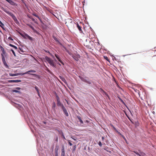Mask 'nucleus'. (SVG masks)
I'll return each instance as SVG.
<instances>
[{
    "label": "nucleus",
    "instance_id": "obj_1",
    "mask_svg": "<svg viewBox=\"0 0 156 156\" xmlns=\"http://www.w3.org/2000/svg\"><path fill=\"white\" fill-rule=\"evenodd\" d=\"M65 24L66 26L70 28H73L74 27L75 23L73 22L71 19H67L66 20Z\"/></svg>",
    "mask_w": 156,
    "mask_h": 156
},
{
    "label": "nucleus",
    "instance_id": "obj_15",
    "mask_svg": "<svg viewBox=\"0 0 156 156\" xmlns=\"http://www.w3.org/2000/svg\"><path fill=\"white\" fill-rule=\"evenodd\" d=\"M57 58L63 65H64V63L60 59L59 56Z\"/></svg>",
    "mask_w": 156,
    "mask_h": 156
},
{
    "label": "nucleus",
    "instance_id": "obj_30",
    "mask_svg": "<svg viewBox=\"0 0 156 156\" xmlns=\"http://www.w3.org/2000/svg\"><path fill=\"white\" fill-rule=\"evenodd\" d=\"M61 156H65V152H62Z\"/></svg>",
    "mask_w": 156,
    "mask_h": 156
},
{
    "label": "nucleus",
    "instance_id": "obj_5",
    "mask_svg": "<svg viewBox=\"0 0 156 156\" xmlns=\"http://www.w3.org/2000/svg\"><path fill=\"white\" fill-rule=\"evenodd\" d=\"M72 57L76 61H78L80 57V55H73Z\"/></svg>",
    "mask_w": 156,
    "mask_h": 156
},
{
    "label": "nucleus",
    "instance_id": "obj_11",
    "mask_svg": "<svg viewBox=\"0 0 156 156\" xmlns=\"http://www.w3.org/2000/svg\"><path fill=\"white\" fill-rule=\"evenodd\" d=\"M138 151L140 153V156H144L146 154L144 153L141 151L140 150H139Z\"/></svg>",
    "mask_w": 156,
    "mask_h": 156
},
{
    "label": "nucleus",
    "instance_id": "obj_33",
    "mask_svg": "<svg viewBox=\"0 0 156 156\" xmlns=\"http://www.w3.org/2000/svg\"><path fill=\"white\" fill-rule=\"evenodd\" d=\"M12 91L13 92H16V93H18V92H19V91H18L16 90H12Z\"/></svg>",
    "mask_w": 156,
    "mask_h": 156
},
{
    "label": "nucleus",
    "instance_id": "obj_34",
    "mask_svg": "<svg viewBox=\"0 0 156 156\" xmlns=\"http://www.w3.org/2000/svg\"><path fill=\"white\" fill-rule=\"evenodd\" d=\"M28 25L32 30H34V27L31 25L29 24Z\"/></svg>",
    "mask_w": 156,
    "mask_h": 156
},
{
    "label": "nucleus",
    "instance_id": "obj_40",
    "mask_svg": "<svg viewBox=\"0 0 156 156\" xmlns=\"http://www.w3.org/2000/svg\"><path fill=\"white\" fill-rule=\"evenodd\" d=\"M9 81L10 83H14V80H10Z\"/></svg>",
    "mask_w": 156,
    "mask_h": 156
},
{
    "label": "nucleus",
    "instance_id": "obj_19",
    "mask_svg": "<svg viewBox=\"0 0 156 156\" xmlns=\"http://www.w3.org/2000/svg\"><path fill=\"white\" fill-rule=\"evenodd\" d=\"M7 2L12 5H13L14 2L11 0H8Z\"/></svg>",
    "mask_w": 156,
    "mask_h": 156
},
{
    "label": "nucleus",
    "instance_id": "obj_31",
    "mask_svg": "<svg viewBox=\"0 0 156 156\" xmlns=\"http://www.w3.org/2000/svg\"><path fill=\"white\" fill-rule=\"evenodd\" d=\"M11 51L12 52V53H13V54L15 56H16V55L14 51V50H12V49H11Z\"/></svg>",
    "mask_w": 156,
    "mask_h": 156
},
{
    "label": "nucleus",
    "instance_id": "obj_8",
    "mask_svg": "<svg viewBox=\"0 0 156 156\" xmlns=\"http://www.w3.org/2000/svg\"><path fill=\"white\" fill-rule=\"evenodd\" d=\"M0 48L1 49V50L2 51V53L1 54V56L2 57V55H5V54H6V52L4 50V48H3V47L1 46H0Z\"/></svg>",
    "mask_w": 156,
    "mask_h": 156
},
{
    "label": "nucleus",
    "instance_id": "obj_7",
    "mask_svg": "<svg viewBox=\"0 0 156 156\" xmlns=\"http://www.w3.org/2000/svg\"><path fill=\"white\" fill-rule=\"evenodd\" d=\"M62 109L63 110V111L65 114L67 116H68L69 115V114L68 113V112L67 111L66 109L65 108V107H64L63 105H62Z\"/></svg>",
    "mask_w": 156,
    "mask_h": 156
},
{
    "label": "nucleus",
    "instance_id": "obj_6",
    "mask_svg": "<svg viewBox=\"0 0 156 156\" xmlns=\"http://www.w3.org/2000/svg\"><path fill=\"white\" fill-rule=\"evenodd\" d=\"M36 72V71L35 70H29L26 72H25V73H21V75H23L25 74H30V75H35V74H30V73H29V72H31V73H35Z\"/></svg>",
    "mask_w": 156,
    "mask_h": 156
},
{
    "label": "nucleus",
    "instance_id": "obj_23",
    "mask_svg": "<svg viewBox=\"0 0 156 156\" xmlns=\"http://www.w3.org/2000/svg\"><path fill=\"white\" fill-rule=\"evenodd\" d=\"M62 152H65V147L64 145H62Z\"/></svg>",
    "mask_w": 156,
    "mask_h": 156
},
{
    "label": "nucleus",
    "instance_id": "obj_18",
    "mask_svg": "<svg viewBox=\"0 0 156 156\" xmlns=\"http://www.w3.org/2000/svg\"><path fill=\"white\" fill-rule=\"evenodd\" d=\"M9 45L10 46H11L12 47H13L14 48L16 49H17V48L16 46H15L14 45H13L12 44H9Z\"/></svg>",
    "mask_w": 156,
    "mask_h": 156
},
{
    "label": "nucleus",
    "instance_id": "obj_13",
    "mask_svg": "<svg viewBox=\"0 0 156 156\" xmlns=\"http://www.w3.org/2000/svg\"><path fill=\"white\" fill-rule=\"evenodd\" d=\"M33 15H34V16H35L37 18L41 21V19L37 15L36 13H33Z\"/></svg>",
    "mask_w": 156,
    "mask_h": 156
},
{
    "label": "nucleus",
    "instance_id": "obj_14",
    "mask_svg": "<svg viewBox=\"0 0 156 156\" xmlns=\"http://www.w3.org/2000/svg\"><path fill=\"white\" fill-rule=\"evenodd\" d=\"M19 49H20V51H19V52L22 54H23V53L24 51H23V48H22L19 47Z\"/></svg>",
    "mask_w": 156,
    "mask_h": 156
},
{
    "label": "nucleus",
    "instance_id": "obj_54",
    "mask_svg": "<svg viewBox=\"0 0 156 156\" xmlns=\"http://www.w3.org/2000/svg\"><path fill=\"white\" fill-rule=\"evenodd\" d=\"M113 127L114 129H115V128L113 126Z\"/></svg>",
    "mask_w": 156,
    "mask_h": 156
},
{
    "label": "nucleus",
    "instance_id": "obj_24",
    "mask_svg": "<svg viewBox=\"0 0 156 156\" xmlns=\"http://www.w3.org/2000/svg\"><path fill=\"white\" fill-rule=\"evenodd\" d=\"M57 105L58 106H61V105L62 106V105L60 101H57Z\"/></svg>",
    "mask_w": 156,
    "mask_h": 156
},
{
    "label": "nucleus",
    "instance_id": "obj_49",
    "mask_svg": "<svg viewBox=\"0 0 156 156\" xmlns=\"http://www.w3.org/2000/svg\"><path fill=\"white\" fill-rule=\"evenodd\" d=\"M46 52L48 53L49 55L51 53L49 51H45Z\"/></svg>",
    "mask_w": 156,
    "mask_h": 156
},
{
    "label": "nucleus",
    "instance_id": "obj_36",
    "mask_svg": "<svg viewBox=\"0 0 156 156\" xmlns=\"http://www.w3.org/2000/svg\"><path fill=\"white\" fill-rule=\"evenodd\" d=\"M56 99H57V102L58 101H60V100H59V98L58 96H56Z\"/></svg>",
    "mask_w": 156,
    "mask_h": 156
},
{
    "label": "nucleus",
    "instance_id": "obj_55",
    "mask_svg": "<svg viewBox=\"0 0 156 156\" xmlns=\"http://www.w3.org/2000/svg\"><path fill=\"white\" fill-rule=\"evenodd\" d=\"M137 125V123H136V125L135 126H136Z\"/></svg>",
    "mask_w": 156,
    "mask_h": 156
},
{
    "label": "nucleus",
    "instance_id": "obj_45",
    "mask_svg": "<svg viewBox=\"0 0 156 156\" xmlns=\"http://www.w3.org/2000/svg\"><path fill=\"white\" fill-rule=\"evenodd\" d=\"M104 58L105 59H106L107 60H108V58L107 57L104 56Z\"/></svg>",
    "mask_w": 156,
    "mask_h": 156
},
{
    "label": "nucleus",
    "instance_id": "obj_56",
    "mask_svg": "<svg viewBox=\"0 0 156 156\" xmlns=\"http://www.w3.org/2000/svg\"><path fill=\"white\" fill-rule=\"evenodd\" d=\"M82 80V78H80Z\"/></svg>",
    "mask_w": 156,
    "mask_h": 156
},
{
    "label": "nucleus",
    "instance_id": "obj_53",
    "mask_svg": "<svg viewBox=\"0 0 156 156\" xmlns=\"http://www.w3.org/2000/svg\"><path fill=\"white\" fill-rule=\"evenodd\" d=\"M58 64L59 65L61 66V64H60L59 63H58Z\"/></svg>",
    "mask_w": 156,
    "mask_h": 156
},
{
    "label": "nucleus",
    "instance_id": "obj_16",
    "mask_svg": "<svg viewBox=\"0 0 156 156\" xmlns=\"http://www.w3.org/2000/svg\"><path fill=\"white\" fill-rule=\"evenodd\" d=\"M77 118L78 119H79V121H80V122L83 124V121L81 119V117L80 116H77Z\"/></svg>",
    "mask_w": 156,
    "mask_h": 156
},
{
    "label": "nucleus",
    "instance_id": "obj_48",
    "mask_svg": "<svg viewBox=\"0 0 156 156\" xmlns=\"http://www.w3.org/2000/svg\"><path fill=\"white\" fill-rule=\"evenodd\" d=\"M16 89L18 90H20V89L21 88H20V87H16Z\"/></svg>",
    "mask_w": 156,
    "mask_h": 156
},
{
    "label": "nucleus",
    "instance_id": "obj_27",
    "mask_svg": "<svg viewBox=\"0 0 156 156\" xmlns=\"http://www.w3.org/2000/svg\"><path fill=\"white\" fill-rule=\"evenodd\" d=\"M55 106H56L54 102L53 103V105L52 106V108H55Z\"/></svg>",
    "mask_w": 156,
    "mask_h": 156
},
{
    "label": "nucleus",
    "instance_id": "obj_10",
    "mask_svg": "<svg viewBox=\"0 0 156 156\" xmlns=\"http://www.w3.org/2000/svg\"><path fill=\"white\" fill-rule=\"evenodd\" d=\"M59 78L64 83H67L66 80L62 76H59Z\"/></svg>",
    "mask_w": 156,
    "mask_h": 156
},
{
    "label": "nucleus",
    "instance_id": "obj_39",
    "mask_svg": "<svg viewBox=\"0 0 156 156\" xmlns=\"http://www.w3.org/2000/svg\"><path fill=\"white\" fill-rule=\"evenodd\" d=\"M55 156H58V153H57V151H55Z\"/></svg>",
    "mask_w": 156,
    "mask_h": 156
},
{
    "label": "nucleus",
    "instance_id": "obj_52",
    "mask_svg": "<svg viewBox=\"0 0 156 156\" xmlns=\"http://www.w3.org/2000/svg\"><path fill=\"white\" fill-rule=\"evenodd\" d=\"M21 34V35L22 36H23V34Z\"/></svg>",
    "mask_w": 156,
    "mask_h": 156
},
{
    "label": "nucleus",
    "instance_id": "obj_35",
    "mask_svg": "<svg viewBox=\"0 0 156 156\" xmlns=\"http://www.w3.org/2000/svg\"><path fill=\"white\" fill-rule=\"evenodd\" d=\"M98 145L100 146V147H101L102 146V144H101V141H99L98 143Z\"/></svg>",
    "mask_w": 156,
    "mask_h": 156
},
{
    "label": "nucleus",
    "instance_id": "obj_46",
    "mask_svg": "<svg viewBox=\"0 0 156 156\" xmlns=\"http://www.w3.org/2000/svg\"><path fill=\"white\" fill-rule=\"evenodd\" d=\"M62 136H63V139H64L66 140V138H65V137L64 136V135H63V134H62Z\"/></svg>",
    "mask_w": 156,
    "mask_h": 156
},
{
    "label": "nucleus",
    "instance_id": "obj_43",
    "mask_svg": "<svg viewBox=\"0 0 156 156\" xmlns=\"http://www.w3.org/2000/svg\"><path fill=\"white\" fill-rule=\"evenodd\" d=\"M8 39L10 40H12L13 39L11 37H9Z\"/></svg>",
    "mask_w": 156,
    "mask_h": 156
},
{
    "label": "nucleus",
    "instance_id": "obj_42",
    "mask_svg": "<svg viewBox=\"0 0 156 156\" xmlns=\"http://www.w3.org/2000/svg\"><path fill=\"white\" fill-rule=\"evenodd\" d=\"M17 75H16V73L13 74H12V75H11V76H17Z\"/></svg>",
    "mask_w": 156,
    "mask_h": 156
},
{
    "label": "nucleus",
    "instance_id": "obj_37",
    "mask_svg": "<svg viewBox=\"0 0 156 156\" xmlns=\"http://www.w3.org/2000/svg\"><path fill=\"white\" fill-rule=\"evenodd\" d=\"M87 47L89 49H91L92 48L89 45H87Z\"/></svg>",
    "mask_w": 156,
    "mask_h": 156
},
{
    "label": "nucleus",
    "instance_id": "obj_44",
    "mask_svg": "<svg viewBox=\"0 0 156 156\" xmlns=\"http://www.w3.org/2000/svg\"><path fill=\"white\" fill-rule=\"evenodd\" d=\"M55 56L56 57V58H57L59 56V55H58L57 54H55Z\"/></svg>",
    "mask_w": 156,
    "mask_h": 156
},
{
    "label": "nucleus",
    "instance_id": "obj_28",
    "mask_svg": "<svg viewBox=\"0 0 156 156\" xmlns=\"http://www.w3.org/2000/svg\"><path fill=\"white\" fill-rule=\"evenodd\" d=\"M35 90L37 91V92H39V90L38 89V87H37V86H35Z\"/></svg>",
    "mask_w": 156,
    "mask_h": 156
},
{
    "label": "nucleus",
    "instance_id": "obj_38",
    "mask_svg": "<svg viewBox=\"0 0 156 156\" xmlns=\"http://www.w3.org/2000/svg\"><path fill=\"white\" fill-rule=\"evenodd\" d=\"M76 148V145L74 146L73 147V151H75Z\"/></svg>",
    "mask_w": 156,
    "mask_h": 156
},
{
    "label": "nucleus",
    "instance_id": "obj_20",
    "mask_svg": "<svg viewBox=\"0 0 156 156\" xmlns=\"http://www.w3.org/2000/svg\"><path fill=\"white\" fill-rule=\"evenodd\" d=\"M83 81L88 84H90L91 83V82L90 81H88L86 80H84Z\"/></svg>",
    "mask_w": 156,
    "mask_h": 156
},
{
    "label": "nucleus",
    "instance_id": "obj_9",
    "mask_svg": "<svg viewBox=\"0 0 156 156\" xmlns=\"http://www.w3.org/2000/svg\"><path fill=\"white\" fill-rule=\"evenodd\" d=\"M77 27L78 29L80 31V33H82L83 32V31L82 30L81 27L80 26L79 24L78 23H77L76 24Z\"/></svg>",
    "mask_w": 156,
    "mask_h": 156
},
{
    "label": "nucleus",
    "instance_id": "obj_32",
    "mask_svg": "<svg viewBox=\"0 0 156 156\" xmlns=\"http://www.w3.org/2000/svg\"><path fill=\"white\" fill-rule=\"evenodd\" d=\"M21 81L20 80H14V83H17V82H20Z\"/></svg>",
    "mask_w": 156,
    "mask_h": 156
},
{
    "label": "nucleus",
    "instance_id": "obj_17",
    "mask_svg": "<svg viewBox=\"0 0 156 156\" xmlns=\"http://www.w3.org/2000/svg\"><path fill=\"white\" fill-rule=\"evenodd\" d=\"M53 38L57 42H58L60 45H62V44L60 42L58 41L57 38H56L55 36H53Z\"/></svg>",
    "mask_w": 156,
    "mask_h": 156
},
{
    "label": "nucleus",
    "instance_id": "obj_29",
    "mask_svg": "<svg viewBox=\"0 0 156 156\" xmlns=\"http://www.w3.org/2000/svg\"><path fill=\"white\" fill-rule=\"evenodd\" d=\"M68 143L69 144L70 146H72L73 145V144L71 142V141L69 140H68Z\"/></svg>",
    "mask_w": 156,
    "mask_h": 156
},
{
    "label": "nucleus",
    "instance_id": "obj_50",
    "mask_svg": "<svg viewBox=\"0 0 156 156\" xmlns=\"http://www.w3.org/2000/svg\"><path fill=\"white\" fill-rule=\"evenodd\" d=\"M0 23L2 25V26H3L4 25V24L0 20Z\"/></svg>",
    "mask_w": 156,
    "mask_h": 156
},
{
    "label": "nucleus",
    "instance_id": "obj_22",
    "mask_svg": "<svg viewBox=\"0 0 156 156\" xmlns=\"http://www.w3.org/2000/svg\"><path fill=\"white\" fill-rule=\"evenodd\" d=\"M135 91L138 94V95L140 96V92L137 89H134Z\"/></svg>",
    "mask_w": 156,
    "mask_h": 156
},
{
    "label": "nucleus",
    "instance_id": "obj_47",
    "mask_svg": "<svg viewBox=\"0 0 156 156\" xmlns=\"http://www.w3.org/2000/svg\"><path fill=\"white\" fill-rule=\"evenodd\" d=\"M37 94H38V96L40 97H41V96H40V94H39V92H37Z\"/></svg>",
    "mask_w": 156,
    "mask_h": 156
},
{
    "label": "nucleus",
    "instance_id": "obj_3",
    "mask_svg": "<svg viewBox=\"0 0 156 156\" xmlns=\"http://www.w3.org/2000/svg\"><path fill=\"white\" fill-rule=\"evenodd\" d=\"M7 14L12 17V19L14 20V21H17L16 18L12 13L10 12H8Z\"/></svg>",
    "mask_w": 156,
    "mask_h": 156
},
{
    "label": "nucleus",
    "instance_id": "obj_2",
    "mask_svg": "<svg viewBox=\"0 0 156 156\" xmlns=\"http://www.w3.org/2000/svg\"><path fill=\"white\" fill-rule=\"evenodd\" d=\"M45 59L46 61H45V62H48V63L51 66L53 67H55L56 65L55 64L54 61L51 58L47 56H46L45 57Z\"/></svg>",
    "mask_w": 156,
    "mask_h": 156
},
{
    "label": "nucleus",
    "instance_id": "obj_25",
    "mask_svg": "<svg viewBox=\"0 0 156 156\" xmlns=\"http://www.w3.org/2000/svg\"><path fill=\"white\" fill-rule=\"evenodd\" d=\"M133 152H134V153L136 154H137L139 156H140V152L139 153L138 152H137V151H133Z\"/></svg>",
    "mask_w": 156,
    "mask_h": 156
},
{
    "label": "nucleus",
    "instance_id": "obj_4",
    "mask_svg": "<svg viewBox=\"0 0 156 156\" xmlns=\"http://www.w3.org/2000/svg\"><path fill=\"white\" fill-rule=\"evenodd\" d=\"M2 62H3L4 65L5 66L6 68H8V66L5 60V56L4 55H2Z\"/></svg>",
    "mask_w": 156,
    "mask_h": 156
},
{
    "label": "nucleus",
    "instance_id": "obj_57",
    "mask_svg": "<svg viewBox=\"0 0 156 156\" xmlns=\"http://www.w3.org/2000/svg\"><path fill=\"white\" fill-rule=\"evenodd\" d=\"M6 1H7L8 0H5Z\"/></svg>",
    "mask_w": 156,
    "mask_h": 156
},
{
    "label": "nucleus",
    "instance_id": "obj_51",
    "mask_svg": "<svg viewBox=\"0 0 156 156\" xmlns=\"http://www.w3.org/2000/svg\"><path fill=\"white\" fill-rule=\"evenodd\" d=\"M102 139V140H103L104 139V136H102L101 137Z\"/></svg>",
    "mask_w": 156,
    "mask_h": 156
},
{
    "label": "nucleus",
    "instance_id": "obj_12",
    "mask_svg": "<svg viewBox=\"0 0 156 156\" xmlns=\"http://www.w3.org/2000/svg\"><path fill=\"white\" fill-rule=\"evenodd\" d=\"M25 36H26L28 38L29 40L31 41H32L33 40V38L31 37L28 35L27 34H25Z\"/></svg>",
    "mask_w": 156,
    "mask_h": 156
},
{
    "label": "nucleus",
    "instance_id": "obj_26",
    "mask_svg": "<svg viewBox=\"0 0 156 156\" xmlns=\"http://www.w3.org/2000/svg\"><path fill=\"white\" fill-rule=\"evenodd\" d=\"M2 9L3 11H4V12H5L6 13H8V12H9V11H8L6 9L3 8H2Z\"/></svg>",
    "mask_w": 156,
    "mask_h": 156
},
{
    "label": "nucleus",
    "instance_id": "obj_21",
    "mask_svg": "<svg viewBox=\"0 0 156 156\" xmlns=\"http://www.w3.org/2000/svg\"><path fill=\"white\" fill-rule=\"evenodd\" d=\"M28 16V17L29 18H30V19H31L32 20V21H34V22H35V19H34V18H33L32 17V16Z\"/></svg>",
    "mask_w": 156,
    "mask_h": 156
},
{
    "label": "nucleus",
    "instance_id": "obj_41",
    "mask_svg": "<svg viewBox=\"0 0 156 156\" xmlns=\"http://www.w3.org/2000/svg\"><path fill=\"white\" fill-rule=\"evenodd\" d=\"M50 55L53 58H54V56L51 53Z\"/></svg>",
    "mask_w": 156,
    "mask_h": 156
}]
</instances>
